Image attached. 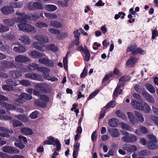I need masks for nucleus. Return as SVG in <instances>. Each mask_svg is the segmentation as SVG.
Listing matches in <instances>:
<instances>
[{
    "instance_id": "obj_1",
    "label": "nucleus",
    "mask_w": 158,
    "mask_h": 158,
    "mask_svg": "<svg viewBox=\"0 0 158 158\" xmlns=\"http://www.w3.org/2000/svg\"><path fill=\"white\" fill-rule=\"evenodd\" d=\"M34 38L39 42H35L33 44V46L35 48L41 51H43V47L44 44V43H48L49 39L47 37H44L41 35L35 36Z\"/></svg>"
},
{
    "instance_id": "obj_2",
    "label": "nucleus",
    "mask_w": 158,
    "mask_h": 158,
    "mask_svg": "<svg viewBox=\"0 0 158 158\" xmlns=\"http://www.w3.org/2000/svg\"><path fill=\"white\" fill-rule=\"evenodd\" d=\"M131 103L132 106L135 108L139 110L143 111L146 113H150V109L147 103L144 102L140 103L134 99L132 100Z\"/></svg>"
},
{
    "instance_id": "obj_3",
    "label": "nucleus",
    "mask_w": 158,
    "mask_h": 158,
    "mask_svg": "<svg viewBox=\"0 0 158 158\" xmlns=\"http://www.w3.org/2000/svg\"><path fill=\"white\" fill-rule=\"evenodd\" d=\"M47 139V140H45L43 143V145H53L55 143L56 145V147L55 149L56 151L59 152L61 149V145L59 140L57 139H55L52 136L48 137Z\"/></svg>"
},
{
    "instance_id": "obj_4",
    "label": "nucleus",
    "mask_w": 158,
    "mask_h": 158,
    "mask_svg": "<svg viewBox=\"0 0 158 158\" xmlns=\"http://www.w3.org/2000/svg\"><path fill=\"white\" fill-rule=\"evenodd\" d=\"M131 52L132 55H135L138 54L143 55L145 53V51L140 48H138L135 44H130L127 48L126 53Z\"/></svg>"
},
{
    "instance_id": "obj_5",
    "label": "nucleus",
    "mask_w": 158,
    "mask_h": 158,
    "mask_svg": "<svg viewBox=\"0 0 158 158\" xmlns=\"http://www.w3.org/2000/svg\"><path fill=\"white\" fill-rule=\"evenodd\" d=\"M8 98L4 95L0 94V101H7ZM0 105L6 108L7 110H14L16 108L15 106L10 104L4 102L0 101Z\"/></svg>"
},
{
    "instance_id": "obj_6",
    "label": "nucleus",
    "mask_w": 158,
    "mask_h": 158,
    "mask_svg": "<svg viewBox=\"0 0 158 158\" xmlns=\"http://www.w3.org/2000/svg\"><path fill=\"white\" fill-rule=\"evenodd\" d=\"M27 23H20L18 25L19 30L26 32H31L35 29V28L31 25L27 24Z\"/></svg>"
},
{
    "instance_id": "obj_7",
    "label": "nucleus",
    "mask_w": 158,
    "mask_h": 158,
    "mask_svg": "<svg viewBox=\"0 0 158 158\" xmlns=\"http://www.w3.org/2000/svg\"><path fill=\"white\" fill-rule=\"evenodd\" d=\"M1 64L4 69H11L13 68H18L17 66V63H15L14 61L4 60L1 62Z\"/></svg>"
},
{
    "instance_id": "obj_8",
    "label": "nucleus",
    "mask_w": 158,
    "mask_h": 158,
    "mask_svg": "<svg viewBox=\"0 0 158 158\" xmlns=\"http://www.w3.org/2000/svg\"><path fill=\"white\" fill-rule=\"evenodd\" d=\"M39 67L38 64L32 63L29 64L27 66H24L22 67V69L23 72H26L27 71L29 72L32 70H38Z\"/></svg>"
},
{
    "instance_id": "obj_9",
    "label": "nucleus",
    "mask_w": 158,
    "mask_h": 158,
    "mask_svg": "<svg viewBox=\"0 0 158 158\" xmlns=\"http://www.w3.org/2000/svg\"><path fill=\"white\" fill-rule=\"evenodd\" d=\"M16 14L19 17H17L15 18L16 21L20 22V23H27V19L26 17V16H27V15H25V12H19L17 11L16 12Z\"/></svg>"
},
{
    "instance_id": "obj_10",
    "label": "nucleus",
    "mask_w": 158,
    "mask_h": 158,
    "mask_svg": "<svg viewBox=\"0 0 158 158\" xmlns=\"http://www.w3.org/2000/svg\"><path fill=\"white\" fill-rule=\"evenodd\" d=\"M3 151L10 154H18L19 153L20 151L16 148L11 146H6L3 148Z\"/></svg>"
},
{
    "instance_id": "obj_11",
    "label": "nucleus",
    "mask_w": 158,
    "mask_h": 158,
    "mask_svg": "<svg viewBox=\"0 0 158 158\" xmlns=\"http://www.w3.org/2000/svg\"><path fill=\"white\" fill-rule=\"evenodd\" d=\"M2 13L4 15H7L14 11V9L12 6H5L3 7L1 9Z\"/></svg>"
},
{
    "instance_id": "obj_12",
    "label": "nucleus",
    "mask_w": 158,
    "mask_h": 158,
    "mask_svg": "<svg viewBox=\"0 0 158 158\" xmlns=\"http://www.w3.org/2000/svg\"><path fill=\"white\" fill-rule=\"evenodd\" d=\"M15 60L17 62L25 63L30 61L29 58L27 56L22 55H19L15 57Z\"/></svg>"
},
{
    "instance_id": "obj_13",
    "label": "nucleus",
    "mask_w": 158,
    "mask_h": 158,
    "mask_svg": "<svg viewBox=\"0 0 158 158\" xmlns=\"http://www.w3.org/2000/svg\"><path fill=\"white\" fill-rule=\"evenodd\" d=\"M32 98L31 95L26 93H22L19 96V98L17 99L16 101L19 103H22L21 101L23 99L26 100H30Z\"/></svg>"
},
{
    "instance_id": "obj_14",
    "label": "nucleus",
    "mask_w": 158,
    "mask_h": 158,
    "mask_svg": "<svg viewBox=\"0 0 158 158\" xmlns=\"http://www.w3.org/2000/svg\"><path fill=\"white\" fill-rule=\"evenodd\" d=\"M15 18L11 19H3V22L6 25L10 27L13 26L16 22H17Z\"/></svg>"
},
{
    "instance_id": "obj_15",
    "label": "nucleus",
    "mask_w": 158,
    "mask_h": 158,
    "mask_svg": "<svg viewBox=\"0 0 158 158\" xmlns=\"http://www.w3.org/2000/svg\"><path fill=\"white\" fill-rule=\"evenodd\" d=\"M30 55L32 58L38 59L44 56V53H40L37 51H33L30 52Z\"/></svg>"
},
{
    "instance_id": "obj_16",
    "label": "nucleus",
    "mask_w": 158,
    "mask_h": 158,
    "mask_svg": "<svg viewBox=\"0 0 158 158\" xmlns=\"http://www.w3.org/2000/svg\"><path fill=\"white\" fill-rule=\"evenodd\" d=\"M26 78H29L32 80H35L37 81H39L40 79V76L38 74L34 73H28L25 75Z\"/></svg>"
},
{
    "instance_id": "obj_17",
    "label": "nucleus",
    "mask_w": 158,
    "mask_h": 158,
    "mask_svg": "<svg viewBox=\"0 0 158 158\" xmlns=\"http://www.w3.org/2000/svg\"><path fill=\"white\" fill-rule=\"evenodd\" d=\"M108 131L110 134L111 136L113 137H117L119 136L120 135L119 131L117 128L109 129Z\"/></svg>"
},
{
    "instance_id": "obj_18",
    "label": "nucleus",
    "mask_w": 158,
    "mask_h": 158,
    "mask_svg": "<svg viewBox=\"0 0 158 158\" xmlns=\"http://www.w3.org/2000/svg\"><path fill=\"white\" fill-rule=\"evenodd\" d=\"M9 74L13 78H18L22 76V73L19 71L11 70L9 72Z\"/></svg>"
},
{
    "instance_id": "obj_19",
    "label": "nucleus",
    "mask_w": 158,
    "mask_h": 158,
    "mask_svg": "<svg viewBox=\"0 0 158 158\" xmlns=\"http://www.w3.org/2000/svg\"><path fill=\"white\" fill-rule=\"evenodd\" d=\"M13 50L16 52L22 53L25 52L26 48L22 45H19L18 46L14 47Z\"/></svg>"
},
{
    "instance_id": "obj_20",
    "label": "nucleus",
    "mask_w": 158,
    "mask_h": 158,
    "mask_svg": "<svg viewBox=\"0 0 158 158\" xmlns=\"http://www.w3.org/2000/svg\"><path fill=\"white\" fill-rule=\"evenodd\" d=\"M21 132L26 135H31L33 134L32 130L27 127H23L20 129Z\"/></svg>"
},
{
    "instance_id": "obj_21",
    "label": "nucleus",
    "mask_w": 158,
    "mask_h": 158,
    "mask_svg": "<svg viewBox=\"0 0 158 158\" xmlns=\"http://www.w3.org/2000/svg\"><path fill=\"white\" fill-rule=\"evenodd\" d=\"M19 40L22 43L26 44H29L31 42L30 39L27 35L22 36Z\"/></svg>"
},
{
    "instance_id": "obj_22",
    "label": "nucleus",
    "mask_w": 158,
    "mask_h": 158,
    "mask_svg": "<svg viewBox=\"0 0 158 158\" xmlns=\"http://www.w3.org/2000/svg\"><path fill=\"white\" fill-rule=\"evenodd\" d=\"M118 120L116 118H113L108 120V125L110 127H116L118 126Z\"/></svg>"
},
{
    "instance_id": "obj_23",
    "label": "nucleus",
    "mask_w": 158,
    "mask_h": 158,
    "mask_svg": "<svg viewBox=\"0 0 158 158\" xmlns=\"http://www.w3.org/2000/svg\"><path fill=\"white\" fill-rule=\"evenodd\" d=\"M26 18L27 19V20H30L34 21L40 18V16L39 15L36 14H31L27 15V16H26Z\"/></svg>"
},
{
    "instance_id": "obj_24",
    "label": "nucleus",
    "mask_w": 158,
    "mask_h": 158,
    "mask_svg": "<svg viewBox=\"0 0 158 158\" xmlns=\"http://www.w3.org/2000/svg\"><path fill=\"white\" fill-rule=\"evenodd\" d=\"M6 82L10 85L16 86L20 84L19 81L16 80L11 79H9L6 80Z\"/></svg>"
},
{
    "instance_id": "obj_25",
    "label": "nucleus",
    "mask_w": 158,
    "mask_h": 158,
    "mask_svg": "<svg viewBox=\"0 0 158 158\" xmlns=\"http://www.w3.org/2000/svg\"><path fill=\"white\" fill-rule=\"evenodd\" d=\"M50 26L57 28H60L62 27V25L61 23L56 21H50Z\"/></svg>"
},
{
    "instance_id": "obj_26",
    "label": "nucleus",
    "mask_w": 158,
    "mask_h": 158,
    "mask_svg": "<svg viewBox=\"0 0 158 158\" xmlns=\"http://www.w3.org/2000/svg\"><path fill=\"white\" fill-rule=\"evenodd\" d=\"M142 94L148 101L151 103H153L154 102V100L153 98L148 93L146 92H143Z\"/></svg>"
},
{
    "instance_id": "obj_27",
    "label": "nucleus",
    "mask_w": 158,
    "mask_h": 158,
    "mask_svg": "<svg viewBox=\"0 0 158 158\" xmlns=\"http://www.w3.org/2000/svg\"><path fill=\"white\" fill-rule=\"evenodd\" d=\"M138 61V59L135 57L129 58L126 62L127 66L134 65Z\"/></svg>"
},
{
    "instance_id": "obj_28",
    "label": "nucleus",
    "mask_w": 158,
    "mask_h": 158,
    "mask_svg": "<svg viewBox=\"0 0 158 158\" xmlns=\"http://www.w3.org/2000/svg\"><path fill=\"white\" fill-rule=\"evenodd\" d=\"M41 69V71H43L44 72V79L48 80L49 81L48 79H50L52 77H50L49 76V74H47L46 73H44V72L45 71H47V72H49V69L48 68H46L45 67H42L40 68Z\"/></svg>"
},
{
    "instance_id": "obj_29",
    "label": "nucleus",
    "mask_w": 158,
    "mask_h": 158,
    "mask_svg": "<svg viewBox=\"0 0 158 158\" xmlns=\"http://www.w3.org/2000/svg\"><path fill=\"white\" fill-rule=\"evenodd\" d=\"M14 145L21 149H23L25 147V145L22 143L21 141L19 139H17L15 141Z\"/></svg>"
},
{
    "instance_id": "obj_30",
    "label": "nucleus",
    "mask_w": 158,
    "mask_h": 158,
    "mask_svg": "<svg viewBox=\"0 0 158 158\" xmlns=\"http://www.w3.org/2000/svg\"><path fill=\"white\" fill-rule=\"evenodd\" d=\"M45 7L46 10L50 11H54L57 9V7L53 5H47L45 6Z\"/></svg>"
},
{
    "instance_id": "obj_31",
    "label": "nucleus",
    "mask_w": 158,
    "mask_h": 158,
    "mask_svg": "<svg viewBox=\"0 0 158 158\" xmlns=\"http://www.w3.org/2000/svg\"><path fill=\"white\" fill-rule=\"evenodd\" d=\"M146 89L151 93L154 94L155 92V88L151 84H146L145 85Z\"/></svg>"
},
{
    "instance_id": "obj_32",
    "label": "nucleus",
    "mask_w": 158,
    "mask_h": 158,
    "mask_svg": "<svg viewBox=\"0 0 158 158\" xmlns=\"http://www.w3.org/2000/svg\"><path fill=\"white\" fill-rule=\"evenodd\" d=\"M115 114L119 118L123 119H125L127 118V116L123 112H121L120 110H118L115 111Z\"/></svg>"
},
{
    "instance_id": "obj_33",
    "label": "nucleus",
    "mask_w": 158,
    "mask_h": 158,
    "mask_svg": "<svg viewBox=\"0 0 158 158\" xmlns=\"http://www.w3.org/2000/svg\"><path fill=\"white\" fill-rule=\"evenodd\" d=\"M0 49L1 51L4 52H6L9 54L10 50V47L7 45H3L0 47Z\"/></svg>"
},
{
    "instance_id": "obj_34",
    "label": "nucleus",
    "mask_w": 158,
    "mask_h": 158,
    "mask_svg": "<svg viewBox=\"0 0 158 158\" xmlns=\"http://www.w3.org/2000/svg\"><path fill=\"white\" fill-rule=\"evenodd\" d=\"M154 142H152L150 141H148L147 143V146L149 149H156L158 148L157 145L154 143Z\"/></svg>"
},
{
    "instance_id": "obj_35",
    "label": "nucleus",
    "mask_w": 158,
    "mask_h": 158,
    "mask_svg": "<svg viewBox=\"0 0 158 158\" xmlns=\"http://www.w3.org/2000/svg\"><path fill=\"white\" fill-rule=\"evenodd\" d=\"M134 113L137 118L138 120L140 123H142L144 121V118L140 113L138 111H135Z\"/></svg>"
},
{
    "instance_id": "obj_36",
    "label": "nucleus",
    "mask_w": 158,
    "mask_h": 158,
    "mask_svg": "<svg viewBox=\"0 0 158 158\" xmlns=\"http://www.w3.org/2000/svg\"><path fill=\"white\" fill-rule=\"evenodd\" d=\"M126 14L124 12L122 11L119 12H118V14H115L114 18L115 19L117 20L121 16V19H124V16H125Z\"/></svg>"
},
{
    "instance_id": "obj_37",
    "label": "nucleus",
    "mask_w": 158,
    "mask_h": 158,
    "mask_svg": "<svg viewBox=\"0 0 158 158\" xmlns=\"http://www.w3.org/2000/svg\"><path fill=\"white\" fill-rule=\"evenodd\" d=\"M9 30V27L8 26H4L0 24V33H2L7 32Z\"/></svg>"
},
{
    "instance_id": "obj_38",
    "label": "nucleus",
    "mask_w": 158,
    "mask_h": 158,
    "mask_svg": "<svg viewBox=\"0 0 158 158\" xmlns=\"http://www.w3.org/2000/svg\"><path fill=\"white\" fill-rule=\"evenodd\" d=\"M59 35L56 36V37L59 40H63L65 39L68 36V34L67 32H62L60 33Z\"/></svg>"
},
{
    "instance_id": "obj_39",
    "label": "nucleus",
    "mask_w": 158,
    "mask_h": 158,
    "mask_svg": "<svg viewBox=\"0 0 158 158\" xmlns=\"http://www.w3.org/2000/svg\"><path fill=\"white\" fill-rule=\"evenodd\" d=\"M35 26L38 28L47 27L48 25L46 23L43 22H38L35 23Z\"/></svg>"
},
{
    "instance_id": "obj_40",
    "label": "nucleus",
    "mask_w": 158,
    "mask_h": 158,
    "mask_svg": "<svg viewBox=\"0 0 158 158\" xmlns=\"http://www.w3.org/2000/svg\"><path fill=\"white\" fill-rule=\"evenodd\" d=\"M34 10L37 9L42 10L43 9L42 6L39 2H35L33 3Z\"/></svg>"
},
{
    "instance_id": "obj_41",
    "label": "nucleus",
    "mask_w": 158,
    "mask_h": 158,
    "mask_svg": "<svg viewBox=\"0 0 158 158\" xmlns=\"http://www.w3.org/2000/svg\"><path fill=\"white\" fill-rule=\"evenodd\" d=\"M116 102L112 100L109 102L105 106V107L107 108H109L110 107H114L116 106Z\"/></svg>"
},
{
    "instance_id": "obj_42",
    "label": "nucleus",
    "mask_w": 158,
    "mask_h": 158,
    "mask_svg": "<svg viewBox=\"0 0 158 158\" xmlns=\"http://www.w3.org/2000/svg\"><path fill=\"white\" fill-rule=\"evenodd\" d=\"M84 53L85 54L84 60L85 61H89L90 56V54L89 50L87 49Z\"/></svg>"
},
{
    "instance_id": "obj_43",
    "label": "nucleus",
    "mask_w": 158,
    "mask_h": 158,
    "mask_svg": "<svg viewBox=\"0 0 158 158\" xmlns=\"http://www.w3.org/2000/svg\"><path fill=\"white\" fill-rule=\"evenodd\" d=\"M36 86L38 90H40L42 93L47 92V89L44 86L41 85H37Z\"/></svg>"
},
{
    "instance_id": "obj_44",
    "label": "nucleus",
    "mask_w": 158,
    "mask_h": 158,
    "mask_svg": "<svg viewBox=\"0 0 158 158\" xmlns=\"http://www.w3.org/2000/svg\"><path fill=\"white\" fill-rule=\"evenodd\" d=\"M10 6H12V8H21L23 6L22 4L20 2H13L10 4Z\"/></svg>"
},
{
    "instance_id": "obj_45",
    "label": "nucleus",
    "mask_w": 158,
    "mask_h": 158,
    "mask_svg": "<svg viewBox=\"0 0 158 158\" xmlns=\"http://www.w3.org/2000/svg\"><path fill=\"white\" fill-rule=\"evenodd\" d=\"M48 31L50 33L52 34L59 35L60 33V31L59 30L53 28H49Z\"/></svg>"
},
{
    "instance_id": "obj_46",
    "label": "nucleus",
    "mask_w": 158,
    "mask_h": 158,
    "mask_svg": "<svg viewBox=\"0 0 158 158\" xmlns=\"http://www.w3.org/2000/svg\"><path fill=\"white\" fill-rule=\"evenodd\" d=\"M127 114L131 122L134 123L135 118L134 114L132 112H128L127 113Z\"/></svg>"
},
{
    "instance_id": "obj_47",
    "label": "nucleus",
    "mask_w": 158,
    "mask_h": 158,
    "mask_svg": "<svg viewBox=\"0 0 158 158\" xmlns=\"http://www.w3.org/2000/svg\"><path fill=\"white\" fill-rule=\"evenodd\" d=\"M2 88L6 91H10L14 89L13 87L8 85H4L2 86Z\"/></svg>"
},
{
    "instance_id": "obj_48",
    "label": "nucleus",
    "mask_w": 158,
    "mask_h": 158,
    "mask_svg": "<svg viewBox=\"0 0 158 158\" xmlns=\"http://www.w3.org/2000/svg\"><path fill=\"white\" fill-rule=\"evenodd\" d=\"M131 79V77H130L124 75L120 77L119 79V81L120 82H126L130 81Z\"/></svg>"
},
{
    "instance_id": "obj_49",
    "label": "nucleus",
    "mask_w": 158,
    "mask_h": 158,
    "mask_svg": "<svg viewBox=\"0 0 158 158\" xmlns=\"http://www.w3.org/2000/svg\"><path fill=\"white\" fill-rule=\"evenodd\" d=\"M121 128L126 130H129L130 128V126L127 124L122 123L120 124Z\"/></svg>"
},
{
    "instance_id": "obj_50",
    "label": "nucleus",
    "mask_w": 158,
    "mask_h": 158,
    "mask_svg": "<svg viewBox=\"0 0 158 158\" xmlns=\"http://www.w3.org/2000/svg\"><path fill=\"white\" fill-rule=\"evenodd\" d=\"M99 92V90H96L92 92L89 95L87 100L88 101L94 98L98 94Z\"/></svg>"
},
{
    "instance_id": "obj_51",
    "label": "nucleus",
    "mask_w": 158,
    "mask_h": 158,
    "mask_svg": "<svg viewBox=\"0 0 158 158\" xmlns=\"http://www.w3.org/2000/svg\"><path fill=\"white\" fill-rule=\"evenodd\" d=\"M12 124L13 126L15 127L21 126L23 125V123L17 120H13Z\"/></svg>"
},
{
    "instance_id": "obj_52",
    "label": "nucleus",
    "mask_w": 158,
    "mask_h": 158,
    "mask_svg": "<svg viewBox=\"0 0 158 158\" xmlns=\"http://www.w3.org/2000/svg\"><path fill=\"white\" fill-rule=\"evenodd\" d=\"M49 49L50 51L54 52H56L58 50L57 47L53 44L50 45L49 47Z\"/></svg>"
},
{
    "instance_id": "obj_53",
    "label": "nucleus",
    "mask_w": 158,
    "mask_h": 158,
    "mask_svg": "<svg viewBox=\"0 0 158 158\" xmlns=\"http://www.w3.org/2000/svg\"><path fill=\"white\" fill-rule=\"evenodd\" d=\"M20 84L25 86H27L30 85V82L26 80H22L19 81Z\"/></svg>"
},
{
    "instance_id": "obj_54",
    "label": "nucleus",
    "mask_w": 158,
    "mask_h": 158,
    "mask_svg": "<svg viewBox=\"0 0 158 158\" xmlns=\"http://www.w3.org/2000/svg\"><path fill=\"white\" fill-rule=\"evenodd\" d=\"M44 14L46 17L49 18L53 19L56 18L57 17V15L55 14H51L47 13H44Z\"/></svg>"
},
{
    "instance_id": "obj_55",
    "label": "nucleus",
    "mask_w": 158,
    "mask_h": 158,
    "mask_svg": "<svg viewBox=\"0 0 158 158\" xmlns=\"http://www.w3.org/2000/svg\"><path fill=\"white\" fill-rule=\"evenodd\" d=\"M38 115V112L35 111L32 112L30 114L29 117L32 119H35L37 118Z\"/></svg>"
},
{
    "instance_id": "obj_56",
    "label": "nucleus",
    "mask_w": 158,
    "mask_h": 158,
    "mask_svg": "<svg viewBox=\"0 0 158 158\" xmlns=\"http://www.w3.org/2000/svg\"><path fill=\"white\" fill-rule=\"evenodd\" d=\"M148 138L152 142L156 143L157 142L155 136L149 134L148 135Z\"/></svg>"
},
{
    "instance_id": "obj_57",
    "label": "nucleus",
    "mask_w": 158,
    "mask_h": 158,
    "mask_svg": "<svg viewBox=\"0 0 158 158\" xmlns=\"http://www.w3.org/2000/svg\"><path fill=\"white\" fill-rule=\"evenodd\" d=\"M139 154L142 156H147L149 154V152L148 150H143L140 151Z\"/></svg>"
},
{
    "instance_id": "obj_58",
    "label": "nucleus",
    "mask_w": 158,
    "mask_h": 158,
    "mask_svg": "<svg viewBox=\"0 0 158 158\" xmlns=\"http://www.w3.org/2000/svg\"><path fill=\"white\" fill-rule=\"evenodd\" d=\"M87 74V71L86 68L85 67L83 71V72L80 75V77L84 78L85 77Z\"/></svg>"
},
{
    "instance_id": "obj_59",
    "label": "nucleus",
    "mask_w": 158,
    "mask_h": 158,
    "mask_svg": "<svg viewBox=\"0 0 158 158\" xmlns=\"http://www.w3.org/2000/svg\"><path fill=\"white\" fill-rule=\"evenodd\" d=\"M18 138L19 140H21V142H23V143L24 144H25L27 142V138L25 136L21 135H19L18 137Z\"/></svg>"
},
{
    "instance_id": "obj_60",
    "label": "nucleus",
    "mask_w": 158,
    "mask_h": 158,
    "mask_svg": "<svg viewBox=\"0 0 158 158\" xmlns=\"http://www.w3.org/2000/svg\"><path fill=\"white\" fill-rule=\"evenodd\" d=\"M158 36V32L156 29L153 30L152 31V38L154 39L156 36Z\"/></svg>"
},
{
    "instance_id": "obj_61",
    "label": "nucleus",
    "mask_w": 158,
    "mask_h": 158,
    "mask_svg": "<svg viewBox=\"0 0 158 158\" xmlns=\"http://www.w3.org/2000/svg\"><path fill=\"white\" fill-rule=\"evenodd\" d=\"M40 99L45 102H48L49 101V98L45 95H40Z\"/></svg>"
},
{
    "instance_id": "obj_62",
    "label": "nucleus",
    "mask_w": 158,
    "mask_h": 158,
    "mask_svg": "<svg viewBox=\"0 0 158 158\" xmlns=\"http://www.w3.org/2000/svg\"><path fill=\"white\" fill-rule=\"evenodd\" d=\"M45 65L48 67H51L54 66V64L53 61L48 59Z\"/></svg>"
},
{
    "instance_id": "obj_63",
    "label": "nucleus",
    "mask_w": 158,
    "mask_h": 158,
    "mask_svg": "<svg viewBox=\"0 0 158 158\" xmlns=\"http://www.w3.org/2000/svg\"><path fill=\"white\" fill-rule=\"evenodd\" d=\"M137 137L134 135H131L129 136V142H135L137 140Z\"/></svg>"
},
{
    "instance_id": "obj_64",
    "label": "nucleus",
    "mask_w": 158,
    "mask_h": 158,
    "mask_svg": "<svg viewBox=\"0 0 158 158\" xmlns=\"http://www.w3.org/2000/svg\"><path fill=\"white\" fill-rule=\"evenodd\" d=\"M139 130L143 134H145L147 133V130L146 128L143 126H141L139 127Z\"/></svg>"
}]
</instances>
